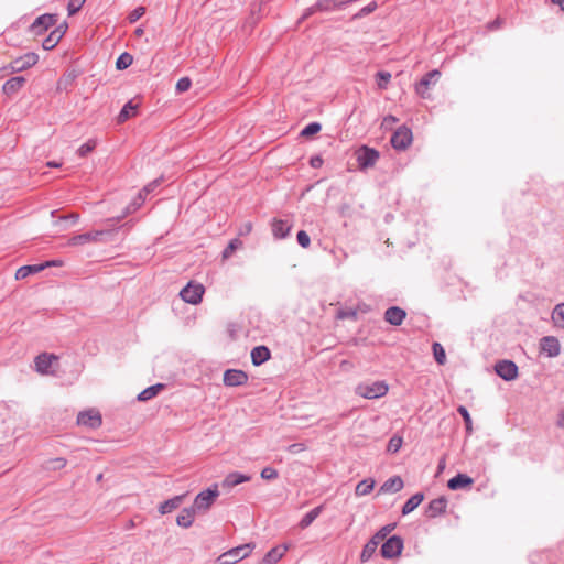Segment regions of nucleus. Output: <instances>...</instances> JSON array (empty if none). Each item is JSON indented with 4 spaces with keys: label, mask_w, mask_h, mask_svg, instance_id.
Masks as SVG:
<instances>
[{
    "label": "nucleus",
    "mask_w": 564,
    "mask_h": 564,
    "mask_svg": "<svg viewBox=\"0 0 564 564\" xmlns=\"http://www.w3.org/2000/svg\"><path fill=\"white\" fill-rule=\"evenodd\" d=\"M389 387L384 381H376L371 383H359L355 392L364 399H377L388 393Z\"/></svg>",
    "instance_id": "nucleus-1"
},
{
    "label": "nucleus",
    "mask_w": 564,
    "mask_h": 564,
    "mask_svg": "<svg viewBox=\"0 0 564 564\" xmlns=\"http://www.w3.org/2000/svg\"><path fill=\"white\" fill-rule=\"evenodd\" d=\"M254 545L252 543H247L245 545H240L234 547L225 553H223L216 561V564H236L239 561L249 556Z\"/></svg>",
    "instance_id": "nucleus-2"
},
{
    "label": "nucleus",
    "mask_w": 564,
    "mask_h": 564,
    "mask_svg": "<svg viewBox=\"0 0 564 564\" xmlns=\"http://www.w3.org/2000/svg\"><path fill=\"white\" fill-rule=\"evenodd\" d=\"M79 426L96 430L102 424V416L99 410L95 408H90L84 411H80L77 415L76 420Z\"/></svg>",
    "instance_id": "nucleus-3"
},
{
    "label": "nucleus",
    "mask_w": 564,
    "mask_h": 564,
    "mask_svg": "<svg viewBox=\"0 0 564 564\" xmlns=\"http://www.w3.org/2000/svg\"><path fill=\"white\" fill-rule=\"evenodd\" d=\"M378 159L379 152L367 145H362L356 151V160L358 162L359 169L361 170H367L375 166Z\"/></svg>",
    "instance_id": "nucleus-4"
},
{
    "label": "nucleus",
    "mask_w": 564,
    "mask_h": 564,
    "mask_svg": "<svg viewBox=\"0 0 564 564\" xmlns=\"http://www.w3.org/2000/svg\"><path fill=\"white\" fill-rule=\"evenodd\" d=\"M205 288L199 283L189 282L180 292L182 300L189 304H198L202 302Z\"/></svg>",
    "instance_id": "nucleus-5"
},
{
    "label": "nucleus",
    "mask_w": 564,
    "mask_h": 564,
    "mask_svg": "<svg viewBox=\"0 0 564 564\" xmlns=\"http://www.w3.org/2000/svg\"><path fill=\"white\" fill-rule=\"evenodd\" d=\"M37 62L39 55L36 53L30 52L13 59L9 65V69L12 73L23 72L34 66Z\"/></svg>",
    "instance_id": "nucleus-6"
},
{
    "label": "nucleus",
    "mask_w": 564,
    "mask_h": 564,
    "mask_svg": "<svg viewBox=\"0 0 564 564\" xmlns=\"http://www.w3.org/2000/svg\"><path fill=\"white\" fill-rule=\"evenodd\" d=\"M107 234V231L104 230H94L86 234L76 235L68 239L67 246L69 247H76V246H83L87 243L98 242L101 240V238Z\"/></svg>",
    "instance_id": "nucleus-7"
},
{
    "label": "nucleus",
    "mask_w": 564,
    "mask_h": 564,
    "mask_svg": "<svg viewBox=\"0 0 564 564\" xmlns=\"http://www.w3.org/2000/svg\"><path fill=\"white\" fill-rule=\"evenodd\" d=\"M496 373L506 381L514 380L518 375V366L512 360H500L495 366Z\"/></svg>",
    "instance_id": "nucleus-8"
},
{
    "label": "nucleus",
    "mask_w": 564,
    "mask_h": 564,
    "mask_svg": "<svg viewBox=\"0 0 564 564\" xmlns=\"http://www.w3.org/2000/svg\"><path fill=\"white\" fill-rule=\"evenodd\" d=\"M218 496V490L215 487L214 489H207L205 491L199 492L194 500V509L206 511L214 503L215 499Z\"/></svg>",
    "instance_id": "nucleus-9"
},
{
    "label": "nucleus",
    "mask_w": 564,
    "mask_h": 564,
    "mask_svg": "<svg viewBox=\"0 0 564 564\" xmlns=\"http://www.w3.org/2000/svg\"><path fill=\"white\" fill-rule=\"evenodd\" d=\"M403 549V541L399 536H391L381 546V555L384 558H394L399 556Z\"/></svg>",
    "instance_id": "nucleus-10"
},
{
    "label": "nucleus",
    "mask_w": 564,
    "mask_h": 564,
    "mask_svg": "<svg viewBox=\"0 0 564 564\" xmlns=\"http://www.w3.org/2000/svg\"><path fill=\"white\" fill-rule=\"evenodd\" d=\"M57 359L58 357L54 354L42 352L34 359L35 370L43 376L52 375L53 371H50V368Z\"/></svg>",
    "instance_id": "nucleus-11"
},
{
    "label": "nucleus",
    "mask_w": 564,
    "mask_h": 564,
    "mask_svg": "<svg viewBox=\"0 0 564 564\" xmlns=\"http://www.w3.org/2000/svg\"><path fill=\"white\" fill-rule=\"evenodd\" d=\"M540 349L546 354L547 357H557L561 352V344L554 336H544L540 340Z\"/></svg>",
    "instance_id": "nucleus-12"
},
{
    "label": "nucleus",
    "mask_w": 564,
    "mask_h": 564,
    "mask_svg": "<svg viewBox=\"0 0 564 564\" xmlns=\"http://www.w3.org/2000/svg\"><path fill=\"white\" fill-rule=\"evenodd\" d=\"M248 381V376L242 370L229 369L224 373V383L227 387H239Z\"/></svg>",
    "instance_id": "nucleus-13"
},
{
    "label": "nucleus",
    "mask_w": 564,
    "mask_h": 564,
    "mask_svg": "<svg viewBox=\"0 0 564 564\" xmlns=\"http://www.w3.org/2000/svg\"><path fill=\"white\" fill-rule=\"evenodd\" d=\"M412 142V133L406 128H400L398 129L392 138H391V144L394 149L403 150L405 149L410 143Z\"/></svg>",
    "instance_id": "nucleus-14"
},
{
    "label": "nucleus",
    "mask_w": 564,
    "mask_h": 564,
    "mask_svg": "<svg viewBox=\"0 0 564 564\" xmlns=\"http://www.w3.org/2000/svg\"><path fill=\"white\" fill-rule=\"evenodd\" d=\"M56 21L57 18L55 14H43L32 23L31 30L35 35H40L48 28L55 25Z\"/></svg>",
    "instance_id": "nucleus-15"
},
{
    "label": "nucleus",
    "mask_w": 564,
    "mask_h": 564,
    "mask_svg": "<svg viewBox=\"0 0 564 564\" xmlns=\"http://www.w3.org/2000/svg\"><path fill=\"white\" fill-rule=\"evenodd\" d=\"M67 30V24H61L55 30H53L48 36L43 41L42 46L44 50L50 51L53 50L62 40L65 32Z\"/></svg>",
    "instance_id": "nucleus-16"
},
{
    "label": "nucleus",
    "mask_w": 564,
    "mask_h": 564,
    "mask_svg": "<svg viewBox=\"0 0 564 564\" xmlns=\"http://www.w3.org/2000/svg\"><path fill=\"white\" fill-rule=\"evenodd\" d=\"M339 2L337 0H322L315 3L314 6L310 7L305 10L302 20L307 19L310 15L314 14L315 12H322V11H330L335 9Z\"/></svg>",
    "instance_id": "nucleus-17"
},
{
    "label": "nucleus",
    "mask_w": 564,
    "mask_h": 564,
    "mask_svg": "<svg viewBox=\"0 0 564 564\" xmlns=\"http://www.w3.org/2000/svg\"><path fill=\"white\" fill-rule=\"evenodd\" d=\"M292 226L286 220L274 218L271 223V229L274 238L284 239L291 231Z\"/></svg>",
    "instance_id": "nucleus-18"
},
{
    "label": "nucleus",
    "mask_w": 564,
    "mask_h": 564,
    "mask_svg": "<svg viewBox=\"0 0 564 564\" xmlns=\"http://www.w3.org/2000/svg\"><path fill=\"white\" fill-rule=\"evenodd\" d=\"M473 484H474V479L471 477H469L466 474L459 473L448 480L447 487L451 490H459V489L470 487Z\"/></svg>",
    "instance_id": "nucleus-19"
},
{
    "label": "nucleus",
    "mask_w": 564,
    "mask_h": 564,
    "mask_svg": "<svg viewBox=\"0 0 564 564\" xmlns=\"http://www.w3.org/2000/svg\"><path fill=\"white\" fill-rule=\"evenodd\" d=\"M288 545H279L271 549L262 558L260 564H276L286 553Z\"/></svg>",
    "instance_id": "nucleus-20"
},
{
    "label": "nucleus",
    "mask_w": 564,
    "mask_h": 564,
    "mask_svg": "<svg viewBox=\"0 0 564 564\" xmlns=\"http://www.w3.org/2000/svg\"><path fill=\"white\" fill-rule=\"evenodd\" d=\"M404 318L405 312L398 306L389 307L384 313L386 322L394 326L401 325Z\"/></svg>",
    "instance_id": "nucleus-21"
},
{
    "label": "nucleus",
    "mask_w": 564,
    "mask_h": 564,
    "mask_svg": "<svg viewBox=\"0 0 564 564\" xmlns=\"http://www.w3.org/2000/svg\"><path fill=\"white\" fill-rule=\"evenodd\" d=\"M403 488V480L394 476L386 480L379 489V494H394Z\"/></svg>",
    "instance_id": "nucleus-22"
},
{
    "label": "nucleus",
    "mask_w": 564,
    "mask_h": 564,
    "mask_svg": "<svg viewBox=\"0 0 564 564\" xmlns=\"http://www.w3.org/2000/svg\"><path fill=\"white\" fill-rule=\"evenodd\" d=\"M55 264H56L55 262H46L44 264L21 267L15 272V279L17 280L25 279L31 273H37V272L42 271L44 268L50 267V265H55Z\"/></svg>",
    "instance_id": "nucleus-23"
},
{
    "label": "nucleus",
    "mask_w": 564,
    "mask_h": 564,
    "mask_svg": "<svg viewBox=\"0 0 564 564\" xmlns=\"http://www.w3.org/2000/svg\"><path fill=\"white\" fill-rule=\"evenodd\" d=\"M271 357V352L265 346H257L251 350V360L254 366H260Z\"/></svg>",
    "instance_id": "nucleus-24"
},
{
    "label": "nucleus",
    "mask_w": 564,
    "mask_h": 564,
    "mask_svg": "<svg viewBox=\"0 0 564 564\" xmlns=\"http://www.w3.org/2000/svg\"><path fill=\"white\" fill-rule=\"evenodd\" d=\"M24 83H25L24 77H21V76L12 77L3 84L2 91L6 95L11 96V95L18 93L23 87Z\"/></svg>",
    "instance_id": "nucleus-25"
},
{
    "label": "nucleus",
    "mask_w": 564,
    "mask_h": 564,
    "mask_svg": "<svg viewBox=\"0 0 564 564\" xmlns=\"http://www.w3.org/2000/svg\"><path fill=\"white\" fill-rule=\"evenodd\" d=\"M184 498H185V495H180V496H175V497L162 502L159 506V512L161 514H166V513L172 512L173 510L177 509L181 506Z\"/></svg>",
    "instance_id": "nucleus-26"
},
{
    "label": "nucleus",
    "mask_w": 564,
    "mask_h": 564,
    "mask_svg": "<svg viewBox=\"0 0 564 564\" xmlns=\"http://www.w3.org/2000/svg\"><path fill=\"white\" fill-rule=\"evenodd\" d=\"M195 519L194 508H184L176 518V523L183 528H189Z\"/></svg>",
    "instance_id": "nucleus-27"
},
{
    "label": "nucleus",
    "mask_w": 564,
    "mask_h": 564,
    "mask_svg": "<svg viewBox=\"0 0 564 564\" xmlns=\"http://www.w3.org/2000/svg\"><path fill=\"white\" fill-rule=\"evenodd\" d=\"M447 507V500L444 497H440L436 499H433L427 507V510L425 512H430L431 517H436L443 512H445V509Z\"/></svg>",
    "instance_id": "nucleus-28"
},
{
    "label": "nucleus",
    "mask_w": 564,
    "mask_h": 564,
    "mask_svg": "<svg viewBox=\"0 0 564 564\" xmlns=\"http://www.w3.org/2000/svg\"><path fill=\"white\" fill-rule=\"evenodd\" d=\"M163 389H164V384H162V383H156L154 386H151L138 394V400L141 402L151 400L152 398L156 397Z\"/></svg>",
    "instance_id": "nucleus-29"
},
{
    "label": "nucleus",
    "mask_w": 564,
    "mask_h": 564,
    "mask_svg": "<svg viewBox=\"0 0 564 564\" xmlns=\"http://www.w3.org/2000/svg\"><path fill=\"white\" fill-rule=\"evenodd\" d=\"M250 477L239 474V473H231L229 474L223 481V486L226 488H232L239 484L249 481Z\"/></svg>",
    "instance_id": "nucleus-30"
},
{
    "label": "nucleus",
    "mask_w": 564,
    "mask_h": 564,
    "mask_svg": "<svg viewBox=\"0 0 564 564\" xmlns=\"http://www.w3.org/2000/svg\"><path fill=\"white\" fill-rule=\"evenodd\" d=\"M376 481L371 478L359 481L355 488V494L358 497L369 495L375 488Z\"/></svg>",
    "instance_id": "nucleus-31"
},
{
    "label": "nucleus",
    "mask_w": 564,
    "mask_h": 564,
    "mask_svg": "<svg viewBox=\"0 0 564 564\" xmlns=\"http://www.w3.org/2000/svg\"><path fill=\"white\" fill-rule=\"evenodd\" d=\"M423 501V494L417 492L414 496H412L403 506L402 508V514H409L413 510H415L421 502Z\"/></svg>",
    "instance_id": "nucleus-32"
},
{
    "label": "nucleus",
    "mask_w": 564,
    "mask_h": 564,
    "mask_svg": "<svg viewBox=\"0 0 564 564\" xmlns=\"http://www.w3.org/2000/svg\"><path fill=\"white\" fill-rule=\"evenodd\" d=\"M323 510V506H318L314 509H312L310 512H307L300 521L299 525L301 529H306L310 527L313 521L321 514Z\"/></svg>",
    "instance_id": "nucleus-33"
},
{
    "label": "nucleus",
    "mask_w": 564,
    "mask_h": 564,
    "mask_svg": "<svg viewBox=\"0 0 564 564\" xmlns=\"http://www.w3.org/2000/svg\"><path fill=\"white\" fill-rule=\"evenodd\" d=\"M137 109H138V105H133L132 101L127 102L118 116V121L124 122L129 118L135 117Z\"/></svg>",
    "instance_id": "nucleus-34"
},
{
    "label": "nucleus",
    "mask_w": 564,
    "mask_h": 564,
    "mask_svg": "<svg viewBox=\"0 0 564 564\" xmlns=\"http://www.w3.org/2000/svg\"><path fill=\"white\" fill-rule=\"evenodd\" d=\"M67 464L64 457L48 458L44 462L43 466L46 470H59L63 469Z\"/></svg>",
    "instance_id": "nucleus-35"
},
{
    "label": "nucleus",
    "mask_w": 564,
    "mask_h": 564,
    "mask_svg": "<svg viewBox=\"0 0 564 564\" xmlns=\"http://www.w3.org/2000/svg\"><path fill=\"white\" fill-rule=\"evenodd\" d=\"M552 321L564 329V303L557 304L552 312Z\"/></svg>",
    "instance_id": "nucleus-36"
},
{
    "label": "nucleus",
    "mask_w": 564,
    "mask_h": 564,
    "mask_svg": "<svg viewBox=\"0 0 564 564\" xmlns=\"http://www.w3.org/2000/svg\"><path fill=\"white\" fill-rule=\"evenodd\" d=\"M433 356L435 361L438 365H444L446 362V352L444 347L440 343H433L432 345Z\"/></svg>",
    "instance_id": "nucleus-37"
},
{
    "label": "nucleus",
    "mask_w": 564,
    "mask_h": 564,
    "mask_svg": "<svg viewBox=\"0 0 564 564\" xmlns=\"http://www.w3.org/2000/svg\"><path fill=\"white\" fill-rule=\"evenodd\" d=\"M391 74L389 72H379L376 75V82L379 89H386L391 80Z\"/></svg>",
    "instance_id": "nucleus-38"
},
{
    "label": "nucleus",
    "mask_w": 564,
    "mask_h": 564,
    "mask_svg": "<svg viewBox=\"0 0 564 564\" xmlns=\"http://www.w3.org/2000/svg\"><path fill=\"white\" fill-rule=\"evenodd\" d=\"M242 247V241L238 238L230 240L228 246L225 248L223 252V258L228 259L237 249Z\"/></svg>",
    "instance_id": "nucleus-39"
},
{
    "label": "nucleus",
    "mask_w": 564,
    "mask_h": 564,
    "mask_svg": "<svg viewBox=\"0 0 564 564\" xmlns=\"http://www.w3.org/2000/svg\"><path fill=\"white\" fill-rule=\"evenodd\" d=\"M133 62V57L129 53H122L116 62V67L118 69H126L128 68Z\"/></svg>",
    "instance_id": "nucleus-40"
},
{
    "label": "nucleus",
    "mask_w": 564,
    "mask_h": 564,
    "mask_svg": "<svg viewBox=\"0 0 564 564\" xmlns=\"http://www.w3.org/2000/svg\"><path fill=\"white\" fill-rule=\"evenodd\" d=\"M322 129V126L318 122H312L307 124L302 131L301 135L304 138H310L316 133H318Z\"/></svg>",
    "instance_id": "nucleus-41"
},
{
    "label": "nucleus",
    "mask_w": 564,
    "mask_h": 564,
    "mask_svg": "<svg viewBox=\"0 0 564 564\" xmlns=\"http://www.w3.org/2000/svg\"><path fill=\"white\" fill-rule=\"evenodd\" d=\"M377 547L375 546V542L373 543H370L369 541L365 544L362 551H361V554H360V560L361 562H367L369 561V558L373 555V553L376 552Z\"/></svg>",
    "instance_id": "nucleus-42"
},
{
    "label": "nucleus",
    "mask_w": 564,
    "mask_h": 564,
    "mask_svg": "<svg viewBox=\"0 0 564 564\" xmlns=\"http://www.w3.org/2000/svg\"><path fill=\"white\" fill-rule=\"evenodd\" d=\"M457 412L462 415V417L465 422L466 431L468 433H470L473 427H471V417H470L468 410L465 406L459 405L457 409Z\"/></svg>",
    "instance_id": "nucleus-43"
},
{
    "label": "nucleus",
    "mask_w": 564,
    "mask_h": 564,
    "mask_svg": "<svg viewBox=\"0 0 564 564\" xmlns=\"http://www.w3.org/2000/svg\"><path fill=\"white\" fill-rule=\"evenodd\" d=\"M159 185V182L158 181H154L150 184H148L147 186L143 187V189L139 193L138 195V206H140L144 199H145V196L151 193L156 186Z\"/></svg>",
    "instance_id": "nucleus-44"
},
{
    "label": "nucleus",
    "mask_w": 564,
    "mask_h": 564,
    "mask_svg": "<svg viewBox=\"0 0 564 564\" xmlns=\"http://www.w3.org/2000/svg\"><path fill=\"white\" fill-rule=\"evenodd\" d=\"M401 446H402V438L399 436H393L392 438H390V441L388 443L387 451L390 454H395L401 448Z\"/></svg>",
    "instance_id": "nucleus-45"
},
{
    "label": "nucleus",
    "mask_w": 564,
    "mask_h": 564,
    "mask_svg": "<svg viewBox=\"0 0 564 564\" xmlns=\"http://www.w3.org/2000/svg\"><path fill=\"white\" fill-rule=\"evenodd\" d=\"M95 148H96V141L89 140L79 147V149L77 150V153L79 156L84 158L87 154H89L90 152H93Z\"/></svg>",
    "instance_id": "nucleus-46"
},
{
    "label": "nucleus",
    "mask_w": 564,
    "mask_h": 564,
    "mask_svg": "<svg viewBox=\"0 0 564 564\" xmlns=\"http://www.w3.org/2000/svg\"><path fill=\"white\" fill-rule=\"evenodd\" d=\"M192 82L188 77H182L177 80L175 89L177 93H185L191 88Z\"/></svg>",
    "instance_id": "nucleus-47"
},
{
    "label": "nucleus",
    "mask_w": 564,
    "mask_h": 564,
    "mask_svg": "<svg viewBox=\"0 0 564 564\" xmlns=\"http://www.w3.org/2000/svg\"><path fill=\"white\" fill-rule=\"evenodd\" d=\"M85 1L86 0H69L68 7H67L68 14L73 15V14L77 13L82 9Z\"/></svg>",
    "instance_id": "nucleus-48"
},
{
    "label": "nucleus",
    "mask_w": 564,
    "mask_h": 564,
    "mask_svg": "<svg viewBox=\"0 0 564 564\" xmlns=\"http://www.w3.org/2000/svg\"><path fill=\"white\" fill-rule=\"evenodd\" d=\"M296 239H297L299 245L305 249L308 248L311 245L310 236L304 230H300L297 232Z\"/></svg>",
    "instance_id": "nucleus-49"
},
{
    "label": "nucleus",
    "mask_w": 564,
    "mask_h": 564,
    "mask_svg": "<svg viewBox=\"0 0 564 564\" xmlns=\"http://www.w3.org/2000/svg\"><path fill=\"white\" fill-rule=\"evenodd\" d=\"M145 13L144 7H138L132 12H130L128 20L130 23H134Z\"/></svg>",
    "instance_id": "nucleus-50"
},
{
    "label": "nucleus",
    "mask_w": 564,
    "mask_h": 564,
    "mask_svg": "<svg viewBox=\"0 0 564 564\" xmlns=\"http://www.w3.org/2000/svg\"><path fill=\"white\" fill-rule=\"evenodd\" d=\"M261 477L265 480H272L278 477V471L272 467H265L261 470Z\"/></svg>",
    "instance_id": "nucleus-51"
},
{
    "label": "nucleus",
    "mask_w": 564,
    "mask_h": 564,
    "mask_svg": "<svg viewBox=\"0 0 564 564\" xmlns=\"http://www.w3.org/2000/svg\"><path fill=\"white\" fill-rule=\"evenodd\" d=\"M440 75H441L440 72L436 69L426 73L425 74V88H427V86L431 83H435Z\"/></svg>",
    "instance_id": "nucleus-52"
},
{
    "label": "nucleus",
    "mask_w": 564,
    "mask_h": 564,
    "mask_svg": "<svg viewBox=\"0 0 564 564\" xmlns=\"http://www.w3.org/2000/svg\"><path fill=\"white\" fill-rule=\"evenodd\" d=\"M357 313L355 311H339L337 313L338 319H345V318H356Z\"/></svg>",
    "instance_id": "nucleus-53"
},
{
    "label": "nucleus",
    "mask_w": 564,
    "mask_h": 564,
    "mask_svg": "<svg viewBox=\"0 0 564 564\" xmlns=\"http://www.w3.org/2000/svg\"><path fill=\"white\" fill-rule=\"evenodd\" d=\"M305 449H306V446L302 443L292 444L288 448V451L293 454L303 452Z\"/></svg>",
    "instance_id": "nucleus-54"
},
{
    "label": "nucleus",
    "mask_w": 564,
    "mask_h": 564,
    "mask_svg": "<svg viewBox=\"0 0 564 564\" xmlns=\"http://www.w3.org/2000/svg\"><path fill=\"white\" fill-rule=\"evenodd\" d=\"M395 528V524L392 523V524H387L384 527H382L380 530H379V533H381L383 535V538H387V535L389 533H391Z\"/></svg>",
    "instance_id": "nucleus-55"
},
{
    "label": "nucleus",
    "mask_w": 564,
    "mask_h": 564,
    "mask_svg": "<svg viewBox=\"0 0 564 564\" xmlns=\"http://www.w3.org/2000/svg\"><path fill=\"white\" fill-rule=\"evenodd\" d=\"M386 538H383V535L381 533H379V531L377 533H375L372 535V538L369 540L370 543H373L375 542V546L378 547V545L384 540Z\"/></svg>",
    "instance_id": "nucleus-56"
},
{
    "label": "nucleus",
    "mask_w": 564,
    "mask_h": 564,
    "mask_svg": "<svg viewBox=\"0 0 564 564\" xmlns=\"http://www.w3.org/2000/svg\"><path fill=\"white\" fill-rule=\"evenodd\" d=\"M311 166L314 169H319L323 165V159L321 156H314L310 161Z\"/></svg>",
    "instance_id": "nucleus-57"
},
{
    "label": "nucleus",
    "mask_w": 564,
    "mask_h": 564,
    "mask_svg": "<svg viewBox=\"0 0 564 564\" xmlns=\"http://www.w3.org/2000/svg\"><path fill=\"white\" fill-rule=\"evenodd\" d=\"M395 122H397V118H395V117H393V116H388V117H386V118L383 119L382 124H383L384 127H391V126H392L393 123H395Z\"/></svg>",
    "instance_id": "nucleus-58"
},
{
    "label": "nucleus",
    "mask_w": 564,
    "mask_h": 564,
    "mask_svg": "<svg viewBox=\"0 0 564 564\" xmlns=\"http://www.w3.org/2000/svg\"><path fill=\"white\" fill-rule=\"evenodd\" d=\"M377 9V3L376 2H371L369 3L367 7H365L362 10H361V13H370L372 11H375Z\"/></svg>",
    "instance_id": "nucleus-59"
},
{
    "label": "nucleus",
    "mask_w": 564,
    "mask_h": 564,
    "mask_svg": "<svg viewBox=\"0 0 564 564\" xmlns=\"http://www.w3.org/2000/svg\"><path fill=\"white\" fill-rule=\"evenodd\" d=\"M556 425L561 429H564V410H561L557 415Z\"/></svg>",
    "instance_id": "nucleus-60"
},
{
    "label": "nucleus",
    "mask_w": 564,
    "mask_h": 564,
    "mask_svg": "<svg viewBox=\"0 0 564 564\" xmlns=\"http://www.w3.org/2000/svg\"><path fill=\"white\" fill-rule=\"evenodd\" d=\"M251 230H252V224H251V223H246V224L243 225V227L240 229V232H239V234H240V235L249 234V232H251Z\"/></svg>",
    "instance_id": "nucleus-61"
},
{
    "label": "nucleus",
    "mask_w": 564,
    "mask_h": 564,
    "mask_svg": "<svg viewBox=\"0 0 564 564\" xmlns=\"http://www.w3.org/2000/svg\"><path fill=\"white\" fill-rule=\"evenodd\" d=\"M554 3L558 4L562 10H564V0H552Z\"/></svg>",
    "instance_id": "nucleus-62"
},
{
    "label": "nucleus",
    "mask_w": 564,
    "mask_h": 564,
    "mask_svg": "<svg viewBox=\"0 0 564 564\" xmlns=\"http://www.w3.org/2000/svg\"><path fill=\"white\" fill-rule=\"evenodd\" d=\"M47 166H50V167H59L61 164L56 163V162H47Z\"/></svg>",
    "instance_id": "nucleus-63"
},
{
    "label": "nucleus",
    "mask_w": 564,
    "mask_h": 564,
    "mask_svg": "<svg viewBox=\"0 0 564 564\" xmlns=\"http://www.w3.org/2000/svg\"><path fill=\"white\" fill-rule=\"evenodd\" d=\"M143 32H144V31H143V29H142V28H138V29L135 30V34H137L138 36H141V35L143 34Z\"/></svg>",
    "instance_id": "nucleus-64"
}]
</instances>
